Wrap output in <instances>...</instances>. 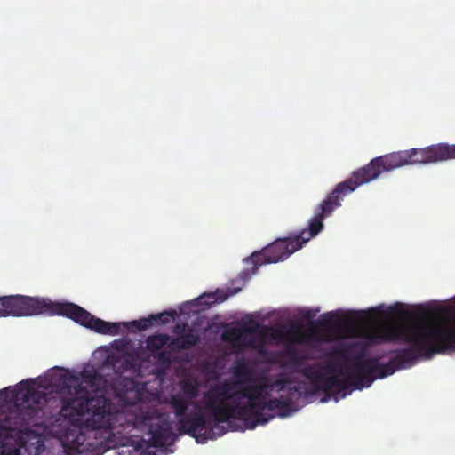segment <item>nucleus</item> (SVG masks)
Returning a JSON list of instances; mask_svg holds the SVG:
<instances>
[{
	"mask_svg": "<svg viewBox=\"0 0 455 455\" xmlns=\"http://www.w3.org/2000/svg\"><path fill=\"white\" fill-rule=\"evenodd\" d=\"M111 346L115 352L108 355L104 365L116 374L112 382L96 371L76 377L61 368L52 369L46 376L54 395L36 389L32 379L21 381L14 395L17 410L0 422V441L35 426L58 438L67 455H100L101 439L108 442L113 434L116 410L112 401L121 406L142 402V384L133 378L142 377V341L135 347L125 337Z\"/></svg>",
	"mask_w": 455,
	"mask_h": 455,
	"instance_id": "f257e3e1",
	"label": "nucleus"
},
{
	"mask_svg": "<svg viewBox=\"0 0 455 455\" xmlns=\"http://www.w3.org/2000/svg\"><path fill=\"white\" fill-rule=\"evenodd\" d=\"M388 313L409 318L413 322L388 323L369 327L365 336L371 343L401 341L409 347L398 350L387 363H380L379 357L363 360L365 347L362 345V388L369 387L376 379L393 374L395 371L411 367L419 358H431L436 354L455 351V329L443 323L418 320L415 313L403 309L396 304Z\"/></svg>",
	"mask_w": 455,
	"mask_h": 455,
	"instance_id": "f03ea898",
	"label": "nucleus"
},
{
	"mask_svg": "<svg viewBox=\"0 0 455 455\" xmlns=\"http://www.w3.org/2000/svg\"><path fill=\"white\" fill-rule=\"evenodd\" d=\"M140 455H141V454H140Z\"/></svg>",
	"mask_w": 455,
	"mask_h": 455,
	"instance_id": "a878e982",
	"label": "nucleus"
},
{
	"mask_svg": "<svg viewBox=\"0 0 455 455\" xmlns=\"http://www.w3.org/2000/svg\"><path fill=\"white\" fill-rule=\"evenodd\" d=\"M286 355L291 358H296L297 357V350L293 347L287 345L286 347Z\"/></svg>",
	"mask_w": 455,
	"mask_h": 455,
	"instance_id": "412c9836",
	"label": "nucleus"
},
{
	"mask_svg": "<svg viewBox=\"0 0 455 455\" xmlns=\"http://www.w3.org/2000/svg\"><path fill=\"white\" fill-rule=\"evenodd\" d=\"M43 314L66 316L100 334L116 335L121 331L134 332V321L130 323L106 322L71 302H54L46 298L20 294L0 296V317L32 316Z\"/></svg>",
	"mask_w": 455,
	"mask_h": 455,
	"instance_id": "20e7f679",
	"label": "nucleus"
},
{
	"mask_svg": "<svg viewBox=\"0 0 455 455\" xmlns=\"http://www.w3.org/2000/svg\"><path fill=\"white\" fill-rule=\"evenodd\" d=\"M175 315V312H164V313H161V314H158V315H149L148 317H144V329H146L147 327H148L149 325L156 323H161V324H164V323H167L169 322V316L170 317H174Z\"/></svg>",
	"mask_w": 455,
	"mask_h": 455,
	"instance_id": "dca6fc26",
	"label": "nucleus"
},
{
	"mask_svg": "<svg viewBox=\"0 0 455 455\" xmlns=\"http://www.w3.org/2000/svg\"><path fill=\"white\" fill-rule=\"evenodd\" d=\"M259 329V324L255 323L253 327L230 328L222 333V339L226 341L235 342L240 340L243 333H253Z\"/></svg>",
	"mask_w": 455,
	"mask_h": 455,
	"instance_id": "ddd939ff",
	"label": "nucleus"
},
{
	"mask_svg": "<svg viewBox=\"0 0 455 455\" xmlns=\"http://www.w3.org/2000/svg\"><path fill=\"white\" fill-rule=\"evenodd\" d=\"M168 404L175 415L177 430L180 435H188L196 438L197 443H203L207 439H215L226 433V429L220 425L221 428H214L212 432V428L215 424L212 416H211L212 422H208L204 414L200 411L188 413L191 401L180 393L171 395Z\"/></svg>",
	"mask_w": 455,
	"mask_h": 455,
	"instance_id": "0eeeda50",
	"label": "nucleus"
},
{
	"mask_svg": "<svg viewBox=\"0 0 455 455\" xmlns=\"http://www.w3.org/2000/svg\"><path fill=\"white\" fill-rule=\"evenodd\" d=\"M284 339L290 344H305L313 340H318L315 331H303L299 327H292L283 334Z\"/></svg>",
	"mask_w": 455,
	"mask_h": 455,
	"instance_id": "9b49d317",
	"label": "nucleus"
},
{
	"mask_svg": "<svg viewBox=\"0 0 455 455\" xmlns=\"http://www.w3.org/2000/svg\"><path fill=\"white\" fill-rule=\"evenodd\" d=\"M168 347L172 350L178 351L181 348V339L180 337L173 338L172 340L168 341Z\"/></svg>",
	"mask_w": 455,
	"mask_h": 455,
	"instance_id": "6ab92c4d",
	"label": "nucleus"
},
{
	"mask_svg": "<svg viewBox=\"0 0 455 455\" xmlns=\"http://www.w3.org/2000/svg\"><path fill=\"white\" fill-rule=\"evenodd\" d=\"M44 448V444L38 441L37 444L24 443L13 449L8 455H38Z\"/></svg>",
	"mask_w": 455,
	"mask_h": 455,
	"instance_id": "2eb2a0df",
	"label": "nucleus"
},
{
	"mask_svg": "<svg viewBox=\"0 0 455 455\" xmlns=\"http://www.w3.org/2000/svg\"><path fill=\"white\" fill-rule=\"evenodd\" d=\"M158 360L161 363L170 364L172 362V356L170 353L163 351L159 354Z\"/></svg>",
	"mask_w": 455,
	"mask_h": 455,
	"instance_id": "aec40b11",
	"label": "nucleus"
},
{
	"mask_svg": "<svg viewBox=\"0 0 455 455\" xmlns=\"http://www.w3.org/2000/svg\"><path fill=\"white\" fill-rule=\"evenodd\" d=\"M343 197L342 192H336L335 188L316 207L314 216L308 220V228L302 229L293 237L277 239L260 252H253L251 258L247 259L254 264L253 274L264 263H276L286 259L311 238L317 235L323 228V220L340 206Z\"/></svg>",
	"mask_w": 455,
	"mask_h": 455,
	"instance_id": "423d86ee",
	"label": "nucleus"
},
{
	"mask_svg": "<svg viewBox=\"0 0 455 455\" xmlns=\"http://www.w3.org/2000/svg\"><path fill=\"white\" fill-rule=\"evenodd\" d=\"M240 291H241L240 288H237L235 290L228 289L225 292V294L223 291H221V294H220V292L208 293V294L202 295L200 298H198V299L201 301V304H204L206 306H212L217 302H222V301L226 300L228 297L235 295V293H237Z\"/></svg>",
	"mask_w": 455,
	"mask_h": 455,
	"instance_id": "f8f14e48",
	"label": "nucleus"
},
{
	"mask_svg": "<svg viewBox=\"0 0 455 455\" xmlns=\"http://www.w3.org/2000/svg\"><path fill=\"white\" fill-rule=\"evenodd\" d=\"M142 446V440L137 441L136 449L139 450Z\"/></svg>",
	"mask_w": 455,
	"mask_h": 455,
	"instance_id": "5701e85b",
	"label": "nucleus"
},
{
	"mask_svg": "<svg viewBox=\"0 0 455 455\" xmlns=\"http://www.w3.org/2000/svg\"><path fill=\"white\" fill-rule=\"evenodd\" d=\"M180 387L181 390L180 394L191 402L199 395V386L196 380L183 379L180 382Z\"/></svg>",
	"mask_w": 455,
	"mask_h": 455,
	"instance_id": "4468645a",
	"label": "nucleus"
},
{
	"mask_svg": "<svg viewBox=\"0 0 455 455\" xmlns=\"http://www.w3.org/2000/svg\"><path fill=\"white\" fill-rule=\"evenodd\" d=\"M148 428V434L150 438L146 441L144 439V455H164L163 448L166 446L172 436V426L170 421L165 418H156L150 419L147 413L144 412V430Z\"/></svg>",
	"mask_w": 455,
	"mask_h": 455,
	"instance_id": "6e6552de",
	"label": "nucleus"
},
{
	"mask_svg": "<svg viewBox=\"0 0 455 455\" xmlns=\"http://www.w3.org/2000/svg\"><path fill=\"white\" fill-rule=\"evenodd\" d=\"M355 322V320L348 315L328 312L320 316L317 324L323 328L336 329L353 325Z\"/></svg>",
	"mask_w": 455,
	"mask_h": 455,
	"instance_id": "9d476101",
	"label": "nucleus"
},
{
	"mask_svg": "<svg viewBox=\"0 0 455 455\" xmlns=\"http://www.w3.org/2000/svg\"><path fill=\"white\" fill-rule=\"evenodd\" d=\"M291 384L290 379L280 378L273 384L246 385L241 390H235L236 384L228 379L213 385L202 397L204 408L214 419L212 430L221 428L220 424L231 419L246 420L252 417L254 421L251 428H254L275 416H289L294 400L299 399L306 389L301 383L288 387Z\"/></svg>",
	"mask_w": 455,
	"mask_h": 455,
	"instance_id": "7ed1b4c3",
	"label": "nucleus"
},
{
	"mask_svg": "<svg viewBox=\"0 0 455 455\" xmlns=\"http://www.w3.org/2000/svg\"><path fill=\"white\" fill-rule=\"evenodd\" d=\"M180 339L182 342L181 348L184 349H189L199 342L198 335L191 332L181 335Z\"/></svg>",
	"mask_w": 455,
	"mask_h": 455,
	"instance_id": "a211bd4d",
	"label": "nucleus"
},
{
	"mask_svg": "<svg viewBox=\"0 0 455 455\" xmlns=\"http://www.w3.org/2000/svg\"><path fill=\"white\" fill-rule=\"evenodd\" d=\"M143 387H144V393H145L147 390V383L146 382H144Z\"/></svg>",
	"mask_w": 455,
	"mask_h": 455,
	"instance_id": "393cba45",
	"label": "nucleus"
},
{
	"mask_svg": "<svg viewBox=\"0 0 455 455\" xmlns=\"http://www.w3.org/2000/svg\"><path fill=\"white\" fill-rule=\"evenodd\" d=\"M169 340L170 337L168 334L150 336L147 339V347L150 349L158 350L164 347Z\"/></svg>",
	"mask_w": 455,
	"mask_h": 455,
	"instance_id": "f3484780",
	"label": "nucleus"
},
{
	"mask_svg": "<svg viewBox=\"0 0 455 455\" xmlns=\"http://www.w3.org/2000/svg\"><path fill=\"white\" fill-rule=\"evenodd\" d=\"M254 371L251 366L245 361L239 362L234 371L235 380H228L236 384L235 390L243 389L246 385H261L262 383L252 379Z\"/></svg>",
	"mask_w": 455,
	"mask_h": 455,
	"instance_id": "1a4fd4ad",
	"label": "nucleus"
},
{
	"mask_svg": "<svg viewBox=\"0 0 455 455\" xmlns=\"http://www.w3.org/2000/svg\"><path fill=\"white\" fill-rule=\"evenodd\" d=\"M253 343H254V342H253V340H251V341H250V342H249L248 346H250V347H253V346H254V344H253Z\"/></svg>",
	"mask_w": 455,
	"mask_h": 455,
	"instance_id": "b1692460",
	"label": "nucleus"
},
{
	"mask_svg": "<svg viewBox=\"0 0 455 455\" xmlns=\"http://www.w3.org/2000/svg\"><path fill=\"white\" fill-rule=\"evenodd\" d=\"M261 332H262L263 334H266V333H267V332H271V336H272L273 338H275V334L276 333V331H275V330H274L272 327H269V326H263V327H262V330H261Z\"/></svg>",
	"mask_w": 455,
	"mask_h": 455,
	"instance_id": "4be33fe9",
	"label": "nucleus"
},
{
	"mask_svg": "<svg viewBox=\"0 0 455 455\" xmlns=\"http://www.w3.org/2000/svg\"><path fill=\"white\" fill-rule=\"evenodd\" d=\"M455 159V144L438 143L422 148L400 150L375 157L336 185V192L347 195L359 186L377 179L382 172L404 165L427 164Z\"/></svg>",
	"mask_w": 455,
	"mask_h": 455,
	"instance_id": "39448f33",
	"label": "nucleus"
}]
</instances>
